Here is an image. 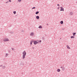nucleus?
<instances>
[{
	"mask_svg": "<svg viewBox=\"0 0 77 77\" xmlns=\"http://www.w3.org/2000/svg\"><path fill=\"white\" fill-rule=\"evenodd\" d=\"M23 56H22V59L23 60L25 59V58H26V51H24L23 53Z\"/></svg>",
	"mask_w": 77,
	"mask_h": 77,
	"instance_id": "f257e3e1",
	"label": "nucleus"
},
{
	"mask_svg": "<svg viewBox=\"0 0 77 77\" xmlns=\"http://www.w3.org/2000/svg\"><path fill=\"white\" fill-rule=\"evenodd\" d=\"M3 41L5 42H6L7 41H9V39L7 38H5L3 40Z\"/></svg>",
	"mask_w": 77,
	"mask_h": 77,
	"instance_id": "f03ea898",
	"label": "nucleus"
},
{
	"mask_svg": "<svg viewBox=\"0 0 77 77\" xmlns=\"http://www.w3.org/2000/svg\"><path fill=\"white\" fill-rule=\"evenodd\" d=\"M37 44H38V42L37 41H34V45H36Z\"/></svg>",
	"mask_w": 77,
	"mask_h": 77,
	"instance_id": "7ed1b4c3",
	"label": "nucleus"
},
{
	"mask_svg": "<svg viewBox=\"0 0 77 77\" xmlns=\"http://www.w3.org/2000/svg\"><path fill=\"white\" fill-rule=\"evenodd\" d=\"M60 8H61V9L60 10V11H64V9L62 7H60Z\"/></svg>",
	"mask_w": 77,
	"mask_h": 77,
	"instance_id": "20e7f679",
	"label": "nucleus"
},
{
	"mask_svg": "<svg viewBox=\"0 0 77 77\" xmlns=\"http://www.w3.org/2000/svg\"><path fill=\"white\" fill-rule=\"evenodd\" d=\"M34 35V32H32L30 34V36H33Z\"/></svg>",
	"mask_w": 77,
	"mask_h": 77,
	"instance_id": "39448f33",
	"label": "nucleus"
},
{
	"mask_svg": "<svg viewBox=\"0 0 77 77\" xmlns=\"http://www.w3.org/2000/svg\"><path fill=\"white\" fill-rule=\"evenodd\" d=\"M66 47L68 49H70V47L68 46V45H67L66 46Z\"/></svg>",
	"mask_w": 77,
	"mask_h": 77,
	"instance_id": "423d86ee",
	"label": "nucleus"
},
{
	"mask_svg": "<svg viewBox=\"0 0 77 77\" xmlns=\"http://www.w3.org/2000/svg\"><path fill=\"white\" fill-rule=\"evenodd\" d=\"M36 19H39V17L38 16H37L36 17Z\"/></svg>",
	"mask_w": 77,
	"mask_h": 77,
	"instance_id": "0eeeda50",
	"label": "nucleus"
},
{
	"mask_svg": "<svg viewBox=\"0 0 77 77\" xmlns=\"http://www.w3.org/2000/svg\"><path fill=\"white\" fill-rule=\"evenodd\" d=\"M5 68H6V66H2V69H5Z\"/></svg>",
	"mask_w": 77,
	"mask_h": 77,
	"instance_id": "6e6552de",
	"label": "nucleus"
},
{
	"mask_svg": "<svg viewBox=\"0 0 77 77\" xmlns=\"http://www.w3.org/2000/svg\"><path fill=\"white\" fill-rule=\"evenodd\" d=\"M60 23L61 24H63V21H60Z\"/></svg>",
	"mask_w": 77,
	"mask_h": 77,
	"instance_id": "1a4fd4ad",
	"label": "nucleus"
},
{
	"mask_svg": "<svg viewBox=\"0 0 77 77\" xmlns=\"http://www.w3.org/2000/svg\"><path fill=\"white\" fill-rule=\"evenodd\" d=\"M70 15H72L73 14V12H71L69 13Z\"/></svg>",
	"mask_w": 77,
	"mask_h": 77,
	"instance_id": "9d476101",
	"label": "nucleus"
},
{
	"mask_svg": "<svg viewBox=\"0 0 77 77\" xmlns=\"http://www.w3.org/2000/svg\"><path fill=\"white\" fill-rule=\"evenodd\" d=\"M39 13V11H37L35 12V14H36V15H37V14H38Z\"/></svg>",
	"mask_w": 77,
	"mask_h": 77,
	"instance_id": "9b49d317",
	"label": "nucleus"
},
{
	"mask_svg": "<svg viewBox=\"0 0 77 77\" xmlns=\"http://www.w3.org/2000/svg\"><path fill=\"white\" fill-rule=\"evenodd\" d=\"M57 71L58 72H60V69H57Z\"/></svg>",
	"mask_w": 77,
	"mask_h": 77,
	"instance_id": "f8f14e48",
	"label": "nucleus"
},
{
	"mask_svg": "<svg viewBox=\"0 0 77 77\" xmlns=\"http://www.w3.org/2000/svg\"><path fill=\"white\" fill-rule=\"evenodd\" d=\"M38 28H39V29H42V26H39Z\"/></svg>",
	"mask_w": 77,
	"mask_h": 77,
	"instance_id": "ddd939ff",
	"label": "nucleus"
},
{
	"mask_svg": "<svg viewBox=\"0 0 77 77\" xmlns=\"http://www.w3.org/2000/svg\"><path fill=\"white\" fill-rule=\"evenodd\" d=\"M8 55L9 54H6L5 55V57H7Z\"/></svg>",
	"mask_w": 77,
	"mask_h": 77,
	"instance_id": "4468645a",
	"label": "nucleus"
},
{
	"mask_svg": "<svg viewBox=\"0 0 77 77\" xmlns=\"http://www.w3.org/2000/svg\"><path fill=\"white\" fill-rule=\"evenodd\" d=\"M76 34V33L75 32V33H73V36H74V35H75V34Z\"/></svg>",
	"mask_w": 77,
	"mask_h": 77,
	"instance_id": "2eb2a0df",
	"label": "nucleus"
},
{
	"mask_svg": "<svg viewBox=\"0 0 77 77\" xmlns=\"http://www.w3.org/2000/svg\"><path fill=\"white\" fill-rule=\"evenodd\" d=\"M13 13L14 14H16V11H13Z\"/></svg>",
	"mask_w": 77,
	"mask_h": 77,
	"instance_id": "dca6fc26",
	"label": "nucleus"
},
{
	"mask_svg": "<svg viewBox=\"0 0 77 77\" xmlns=\"http://www.w3.org/2000/svg\"><path fill=\"white\" fill-rule=\"evenodd\" d=\"M35 8H36V7H34L32 8V9H35Z\"/></svg>",
	"mask_w": 77,
	"mask_h": 77,
	"instance_id": "f3484780",
	"label": "nucleus"
},
{
	"mask_svg": "<svg viewBox=\"0 0 77 77\" xmlns=\"http://www.w3.org/2000/svg\"><path fill=\"white\" fill-rule=\"evenodd\" d=\"M11 50L13 51H14V50H15V49H14V48H11Z\"/></svg>",
	"mask_w": 77,
	"mask_h": 77,
	"instance_id": "a211bd4d",
	"label": "nucleus"
},
{
	"mask_svg": "<svg viewBox=\"0 0 77 77\" xmlns=\"http://www.w3.org/2000/svg\"><path fill=\"white\" fill-rule=\"evenodd\" d=\"M34 42V41H33V40H31V41L30 42Z\"/></svg>",
	"mask_w": 77,
	"mask_h": 77,
	"instance_id": "6ab92c4d",
	"label": "nucleus"
},
{
	"mask_svg": "<svg viewBox=\"0 0 77 77\" xmlns=\"http://www.w3.org/2000/svg\"><path fill=\"white\" fill-rule=\"evenodd\" d=\"M18 2H21V0H18Z\"/></svg>",
	"mask_w": 77,
	"mask_h": 77,
	"instance_id": "aec40b11",
	"label": "nucleus"
},
{
	"mask_svg": "<svg viewBox=\"0 0 77 77\" xmlns=\"http://www.w3.org/2000/svg\"><path fill=\"white\" fill-rule=\"evenodd\" d=\"M71 38H74V36H72L71 37Z\"/></svg>",
	"mask_w": 77,
	"mask_h": 77,
	"instance_id": "412c9836",
	"label": "nucleus"
},
{
	"mask_svg": "<svg viewBox=\"0 0 77 77\" xmlns=\"http://www.w3.org/2000/svg\"><path fill=\"white\" fill-rule=\"evenodd\" d=\"M62 71H64V67H63L62 68Z\"/></svg>",
	"mask_w": 77,
	"mask_h": 77,
	"instance_id": "4be33fe9",
	"label": "nucleus"
},
{
	"mask_svg": "<svg viewBox=\"0 0 77 77\" xmlns=\"http://www.w3.org/2000/svg\"><path fill=\"white\" fill-rule=\"evenodd\" d=\"M10 33H11V34H13V32L11 31L10 32Z\"/></svg>",
	"mask_w": 77,
	"mask_h": 77,
	"instance_id": "5701e85b",
	"label": "nucleus"
},
{
	"mask_svg": "<svg viewBox=\"0 0 77 77\" xmlns=\"http://www.w3.org/2000/svg\"><path fill=\"white\" fill-rule=\"evenodd\" d=\"M21 32H24V31L23 30H21Z\"/></svg>",
	"mask_w": 77,
	"mask_h": 77,
	"instance_id": "b1692460",
	"label": "nucleus"
},
{
	"mask_svg": "<svg viewBox=\"0 0 77 77\" xmlns=\"http://www.w3.org/2000/svg\"><path fill=\"white\" fill-rule=\"evenodd\" d=\"M39 42H41V40H40L38 41Z\"/></svg>",
	"mask_w": 77,
	"mask_h": 77,
	"instance_id": "393cba45",
	"label": "nucleus"
},
{
	"mask_svg": "<svg viewBox=\"0 0 77 77\" xmlns=\"http://www.w3.org/2000/svg\"><path fill=\"white\" fill-rule=\"evenodd\" d=\"M3 66L2 65H1L0 66V67H2V66Z\"/></svg>",
	"mask_w": 77,
	"mask_h": 77,
	"instance_id": "a878e982",
	"label": "nucleus"
},
{
	"mask_svg": "<svg viewBox=\"0 0 77 77\" xmlns=\"http://www.w3.org/2000/svg\"><path fill=\"white\" fill-rule=\"evenodd\" d=\"M57 6H60V5H59V4H57Z\"/></svg>",
	"mask_w": 77,
	"mask_h": 77,
	"instance_id": "bb28decb",
	"label": "nucleus"
},
{
	"mask_svg": "<svg viewBox=\"0 0 77 77\" xmlns=\"http://www.w3.org/2000/svg\"><path fill=\"white\" fill-rule=\"evenodd\" d=\"M9 3V2L8 1L6 2V3Z\"/></svg>",
	"mask_w": 77,
	"mask_h": 77,
	"instance_id": "cd10ccee",
	"label": "nucleus"
},
{
	"mask_svg": "<svg viewBox=\"0 0 77 77\" xmlns=\"http://www.w3.org/2000/svg\"><path fill=\"white\" fill-rule=\"evenodd\" d=\"M8 2H11V0H9Z\"/></svg>",
	"mask_w": 77,
	"mask_h": 77,
	"instance_id": "c85d7f7f",
	"label": "nucleus"
},
{
	"mask_svg": "<svg viewBox=\"0 0 77 77\" xmlns=\"http://www.w3.org/2000/svg\"><path fill=\"white\" fill-rule=\"evenodd\" d=\"M59 8H60L59 7H58V8H57V9H59Z\"/></svg>",
	"mask_w": 77,
	"mask_h": 77,
	"instance_id": "c756f323",
	"label": "nucleus"
},
{
	"mask_svg": "<svg viewBox=\"0 0 77 77\" xmlns=\"http://www.w3.org/2000/svg\"><path fill=\"white\" fill-rule=\"evenodd\" d=\"M30 44L31 45H32V42H30Z\"/></svg>",
	"mask_w": 77,
	"mask_h": 77,
	"instance_id": "7c9ffc66",
	"label": "nucleus"
},
{
	"mask_svg": "<svg viewBox=\"0 0 77 77\" xmlns=\"http://www.w3.org/2000/svg\"><path fill=\"white\" fill-rule=\"evenodd\" d=\"M63 68V66H61L60 67V68Z\"/></svg>",
	"mask_w": 77,
	"mask_h": 77,
	"instance_id": "2f4dec72",
	"label": "nucleus"
},
{
	"mask_svg": "<svg viewBox=\"0 0 77 77\" xmlns=\"http://www.w3.org/2000/svg\"><path fill=\"white\" fill-rule=\"evenodd\" d=\"M62 30H65V28H63L62 29Z\"/></svg>",
	"mask_w": 77,
	"mask_h": 77,
	"instance_id": "473e14b6",
	"label": "nucleus"
},
{
	"mask_svg": "<svg viewBox=\"0 0 77 77\" xmlns=\"http://www.w3.org/2000/svg\"><path fill=\"white\" fill-rule=\"evenodd\" d=\"M32 48V49H34V48H35L33 47Z\"/></svg>",
	"mask_w": 77,
	"mask_h": 77,
	"instance_id": "72a5a7b5",
	"label": "nucleus"
},
{
	"mask_svg": "<svg viewBox=\"0 0 77 77\" xmlns=\"http://www.w3.org/2000/svg\"><path fill=\"white\" fill-rule=\"evenodd\" d=\"M48 24L47 23V26H48Z\"/></svg>",
	"mask_w": 77,
	"mask_h": 77,
	"instance_id": "f704fd0d",
	"label": "nucleus"
},
{
	"mask_svg": "<svg viewBox=\"0 0 77 77\" xmlns=\"http://www.w3.org/2000/svg\"><path fill=\"white\" fill-rule=\"evenodd\" d=\"M60 39H61V38H60Z\"/></svg>",
	"mask_w": 77,
	"mask_h": 77,
	"instance_id": "c9c22d12",
	"label": "nucleus"
},
{
	"mask_svg": "<svg viewBox=\"0 0 77 77\" xmlns=\"http://www.w3.org/2000/svg\"><path fill=\"white\" fill-rule=\"evenodd\" d=\"M37 41H38V40H37Z\"/></svg>",
	"mask_w": 77,
	"mask_h": 77,
	"instance_id": "e433bc0d",
	"label": "nucleus"
}]
</instances>
